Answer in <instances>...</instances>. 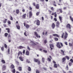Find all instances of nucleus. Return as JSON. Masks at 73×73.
Returning a JSON list of instances; mask_svg holds the SVG:
<instances>
[{"mask_svg":"<svg viewBox=\"0 0 73 73\" xmlns=\"http://www.w3.org/2000/svg\"><path fill=\"white\" fill-rule=\"evenodd\" d=\"M34 61L35 62H38V64L39 65H40V64H41V62H40V60L38 59H37L35 58L34 59Z\"/></svg>","mask_w":73,"mask_h":73,"instance_id":"1","label":"nucleus"},{"mask_svg":"<svg viewBox=\"0 0 73 73\" xmlns=\"http://www.w3.org/2000/svg\"><path fill=\"white\" fill-rule=\"evenodd\" d=\"M23 24L24 25V27H25L27 29H28L29 27H30V26L28 24H26L24 22L23 23Z\"/></svg>","mask_w":73,"mask_h":73,"instance_id":"2","label":"nucleus"},{"mask_svg":"<svg viewBox=\"0 0 73 73\" xmlns=\"http://www.w3.org/2000/svg\"><path fill=\"white\" fill-rule=\"evenodd\" d=\"M52 62L54 64V68H57V65L56 63V62L55 61L53 60L52 61Z\"/></svg>","mask_w":73,"mask_h":73,"instance_id":"3","label":"nucleus"},{"mask_svg":"<svg viewBox=\"0 0 73 73\" xmlns=\"http://www.w3.org/2000/svg\"><path fill=\"white\" fill-rule=\"evenodd\" d=\"M36 22V25H40V21L38 20H35L34 21V23H35Z\"/></svg>","mask_w":73,"mask_h":73,"instance_id":"4","label":"nucleus"},{"mask_svg":"<svg viewBox=\"0 0 73 73\" xmlns=\"http://www.w3.org/2000/svg\"><path fill=\"white\" fill-rule=\"evenodd\" d=\"M34 35L36 36V37L37 38H40V36L38 35V34H37V32H34Z\"/></svg>","mask_w":73,"mask_h":73,"instance_id":"5","label":"nucleus"},{"mask_svg":"<svg viewBox=\"0 0 73 73\" xmlns=\"http://www.w3.org/2000/svg\"><path fill=\"white\" fill-rule=\"evenodd\" d=\"M65 34H64V39H66L68 37V33H66V32H65Z\"/></svg>","mask_w":73,"mask_h":73,"instance_id":"6","label":"nucleus"},{"mask_svg":"<svg viewBox=\"0 0 73 73\" xmlns=\"http://www.w3.org/2000/svg\"><path fill=\"white\" fill-rule=\"evenodd\" d=\"M33 14H32V12L31 11H30L29 12V18L30 19L32 17Z\"/></svg>","mask_w":73,"mask_h":73,"instance_id":"7","label":"nucleus"},{"mask_svg":"<svg viewBox=\"0 0 73 73\" xmlns=\"http://www.w3.org/2000/svg\"><path fill=\"white\" fill-rule=\"evenodd\" d=\"M66 28H68V29H71V26L69 24H68L66 26Z\"/></svg>","mask_w":73,"mask_h":73,"instance_id":"8","label":"nucleus"},{"mask_svg":"<svg viewBox=\"0 0 73 73\" xmlns=\"http://www.w3.org/2000/svg\"><path fill=\"white\" fill-rule=\"evenodd\" d=\"M60 43L58 42L57 43V44L56 45V46H57V47L58 48H59L60 49V48H61V45H60Z\"/></svg>","mask_w":73,"mask_h":73,"instance_id":"9","label":"nucleus"},{"mask_svg":"<svg viewBox=\"0 0 73 73\" xmlns=\"http://www.w3.org/2000/svg\"><path fill=\"white\" fill-rule=\"evenodd\" d=\"M62 62L63 64H65L66 58H63L62 59Z\"/></svg>","mask_w":73,"mask_h":73,"instance_id":"10","label":"nucleus"},{"mask_svg":"<svg viewBox=\"0 0 73 73\" xmlns=\"http://www.w3.org/2000/svg\"><path fill=\"white\" fill-rule=\"evenodd\" d=\"M60 22L58 21H57L56 22V27H57V28H59V26H60Z\"/></svg>","mask_w":73,"mask_h":73,"instance_id":"11","label":"nucleus"},{"mask_svg":"<svg viewBox=\"0 0 73 73\" xmlns=\"http://www.w3.org/2000/svg\"><path fill=\"white\" fill-rule=\"evenodd\" d=\"M26 15H27V14H26V13L23 14L22 16V18L23 19H26Z\"/></svg>","mask_w":73,"mask_h":73,"instance_id":"12","label":"nucleus"},{"mask_svg":"<svg viewBox=\"0 0 73 73\" xmlns=\"http://www.w3.org/2000/svg\"><path fill=\"white\" fill-rule=\"evenodd\" d=\"M59 19L60 20V22L61 23H62V18L60 16L59 17Z\"/></svg>","mask_w":73,"mask_h":73,"instance_id":"13","label":"nucleus"},{"mask_svg":"<svg viewBox=\"0 0 73 73\" xmlns=\"http://www.w3.org/2000/svg\"><path fill=\"white\" fill-rule=\"evenodd\" d=\"M35 8L38 9H39L40 8V6L39 5V4H36L35 6Z\"/></svg>","mask_w":73,"mask_h":73,"instance_id":"14","label":"nucleus"},{"mask_svg":"<svg viewBox=\"0 0 73 73\" xmlns=\"http://www.w3.org/2000/svg\"><path fill=\"white\" fill-rule=\"evenodd\" d=\"M50 46L51 50H53V48H54V45L53 44H50Z\"/></svg>","mask_w":73,"mask_h":73,"instance_id":"15","label":"nucleus"},{"mask_svg":"<svg viewBox=\"0 0 73 73\" xmlns=\"http://www.w3.org/2000/svg\"><path fill=\"white\" fill-rule=\"evenodd\" d=\"M38 44V43L37 42H36V43L34 42L32 43V45H33V46H36V45H37Z\"/></svg>","mask_w":73,"mask_h":73,"instance_id":"16","label":"nucleus"},{"mask_svg":"<svg viewBox=\"0 0 73 73\" xmlns=\"http://www.w3.org/2000/svg\"><path fill=\"white\" fill-rule=\"evenodd\" d=\"M53 36H54V37H57L59 38V35H58V34H54L53 35Z\"/></svg>","mask_w":73,"mask_h":73,"instance_id":"17","label":"nucleus"},{"mask_svg":"<svg viewBox=\"0 0 73 73\" xmlns=\"http://www.w3.org/2000/svg\"><path fill=\"white\" fill-rule=\"evenodd\" d=\"M51 27H52V29H54V28H55V24L53 23L51 25Z\"/></svg>","mask_w":73,"mask_h":73,"instance_id":"18","label":"nucleus"},{"mask_svg":"<svg viewBox=\"0 0 73 73\" xmlns=\"http://www.w3.org/2000/svg\"><path fill=\"white\" fill-rule=\"evenodd\" d=\"M29 53H30L29 52V51L27 50L26 52V55H27V56H29Z\"/></svg>","mask_w":73,"mask_h":73,"instance_id":"19","label":"nucleus"},{"mask_svg":"<svg viewBox=\"0 0 73 73\" xmlns=\"http://www.w3.org/2000/svg\"><path fill=\"white\" fill-rule=\"evenodd\" d=\"M10 68L12 69H14L15 68V66H14V65L13 64H11L10 66Z\"/></svg>","mask_w":73,"mask_h":73,"instance_id":"20","label":"nucleus"},{"mask_svg":"<svg viewBox=\"0 0 73 73\" xmlns=\"http://www.w3.org/2000/svg\"><path fill=\"white\" fill-rule=\"evenodd\" d=\"M5 69H6V66L5 65H3L2 67V70H5Z\"/></svg>","mask_w":73,"mask_h":73,"instance_id":"21","label":"nucleus"},{"mask_svg":"<svg viewBox=\"0 0 73 73\" xmlns=\"http://www.w3.org/2000/svg\"><path fill=\"white\" fill-rule=\"evenodd\" d=\"M16 27L18 29H20V26L19 25H16Z\"/></svg>","mask_w":73,"mask_h":73,"instance_id":"22","label":"nucleus"},{"mask_svg":"<svg viewBox=\"0 0 73 73\" xmlns=\"http://www.w3.org/2000/svg\"><path fill=\"white\" fill-rule=\"evenodd\" d=\"M21 54V55H22V54H23L22 53V52L20 51H19V52L18 53V56H20V54Z\"/></svg>","mask_w":73,"mask_h":73,"instance_id":"23","label":"nucleus"},{"mask_svg":"<svg viewBox=\"0 0 73 73\" xmlns=\"http://www.w3.org/2000/svg\"><path fill=\"white\" fill-rule=\"evenodd\" d=\"M16 12L17 14H19V12H20V10H19V9H17L16 11Z\"/></svg>","mask_w":73,"mask_h":73,"instance_id":"24","label":"nucleus"},{"mask_svg":"<svg viewBox=\"0 0 73 73\" xmlns=\"http://www.w3.org/2000/svg\"><path fill=\"white\" fill-rule=\"evenodd\" d=\"M61 52L62 53V55L63 56H64L65 55V53H64V51L63 50H60Z\"/></svg>","mask_w":73,"mask_h":73,"instance_id":"25","label":"nucleus"},{"mask_svg":"<svg viewBox=\"0 0 73 73\" xmlns=\"http://www.w3.org/2000/svg\"><path fill=\"white\" fill-rule=\"evenodd\" d=\"M18 49H23L24 48V47L21 46H20L18 47Z\"/></svg>","mask_w":73,"mask_h":73,"instance_id":"26","label":"nucleus"},{"mask_svg":"<svg viewBox=\"0 0 73 73\" xmlns=\"http://www.w3.org/2000/svg\"><path fill=\"white\" fill-rule=\"evenodd\" d=\"M6 30H7V32L9 33H10V29L9 28H6Z\"/></svg>","mask_w":73,"mask_h":73,"instance_id":"27","label":"nucleus"},{"mask_svg":"<svg viewBox=\"0 0 73 73\" xmlns=\"http://www.w3.org/2000/svg\"><path fill=\"white\" fill-rule=\"evenodd\" d=\"M19 58L21 61H23V58H22V57L20 56L19 57Z\"/></svg>","mask_w":73,"mask_h":73,"instance_id":"28","label":"nucleus"},{"mask_svg":"<svg viewBox=\"0 0 73 73\" xmlns=\"http://www.w3.org/2000/svg\"><path fill=\"white\" fill-rule=\"evenodd\" d=\"M1 62L3 63V64H5V60L3 59H2L1 60Z\"/></svg>","mask_w":73,"mask_h":73,"instance_id":"29","label":"nucleus"},{"mask_svg":"<svg viewBox=\"0 0 73 73\" xmlns=\"http://www.w3.org/2000/svg\"><path fill=\"white\" fill-rule=\"evenodd\" d=\"M47 33H48V31H46L45 33H44V32H43L42 33V34L43 35H47Z\"/></svg>","mask_w":73,"mask_h":73,"instance_id":"30","label":"nucleus"},{"mask_svg":"<svg viewBox=\"0 0 73 73\" xmlns=\"http://www.w3.org/2000/svg\"><path fill=\"white\" fill-rule=\"evenodd\" d=\"M70 20H71V21H72V22H73V17H72L71 16H70Z\"/></svg>","mask_w":73,"mask_h":73,"instance_id":"31","label":"nucleus"},{"mask_svg":"<svg viewBox=\"0 0 73 73\" xmlns=\"http://www.w3.org/2000/svg\"><path fill=\"white\" fill-rule=\"evenodd\" d=\"M8 35V33H5L4 34L5 37H7Z\"/></svg>","mask_w":73,"mask_h":73,"instance_id":"32","label":"nucleus"},{"mask_svg":"<svg viewBox=\"0 0 73 73\" xmlns=\"http://www.w3.org/2000/svg\"><path fill=\"white\" fill-rule=\"evenodd\" d=\"M18 69L19 71H21L22 70V68L21 67H19L18 68Z\"/></svg>","mask_w":73,"mask_h":73,"instance_id":"33","label":"nucleus"},{"mask_svg":"<svg viewBox=\"0 0 73 73\" xmlns=\"http://www.w3.org/2000/svg\"><path fill=\"white\" fill-rule=\"evenodd\" d=\"M64 33H62V36H61V38H64Z\"/></svg>","mask_w":73,"mask_h":73,"instance_id":"34","label":"nucleus"},{"mask_svg":"<svg viewBox=\"0 0 73 73\" xmlns=\"http://www.w3.org/2000/svg\"><path fill=\"white\" fill-rule=\"evenodd\" d=\"M59 10L60 11V13H62V9H59Z\"/></svg>","mask_w":73,"mask_h":73,"instance_id":"35","label":"nucleus"},{"mask_svg":"<svg viewBox=\"0 0 73 73\" xmlns=\"http://www.w3.org/2000/svg\"><path fill=\"white\" fill-rule=\"evenodd\" d=\"M66 69L67 70H68L69 69V67H68V65H67L66 66Z\"/></svg>","mask_w":73,"mask_h":73,"instance_id":"36","label":"nucleus"},{"mask_svg":"<svg viewBox=\"0 0 73 73\" xmlns=\"http://www.w3.org/2000/svg\"><path fill=\"white\" fill-rule=\"evenodd\" d=\"M54 4H53V5L55 6V7H56L57 5H56V2H55L54 1Z\"/></svg>","mask_w":73,"mask_h":73,"instance_id":"37","label":"nucleus"},{"mask_svg":"<svg viewBox=\"0 0 73 73\" xmlns=\"http://www.w3.org/2000/svg\"><path fill=\"white\" fill-rule=\"evenodd\" d=\"M40 11L37 12L36 13V16H39V14H40Z\"/></svg>","mask_w":73,"mask_h":73,"instance_id":"38","label":"nucleus"},{"mask_svg":"<svg viewBox=\"0 0 73 73\" xmlns=\"http://www.w3.org/2000/svg\"><path fill=\"white\" fill-rule=\"evenodd\" d=\"M28 71H29V72L30 71H31V67H28Z\"/></svg>","mask_w":73,"mask_h":73,"instance_id":"39","label":"nucleus"},{"mask_svg":"<svg viewBox=\"0 0 73 73\" xmlns=\"http://www.w3.org/2000/svg\"><path fill=\"white\" fill-rule=\"evenodd\" d=\"M65 58H66L68 60H69V57L68 56H65Z\"/></svg>","mask_w":73,"mask_h":73,"instance_id":"40","label":"nucleus"},{"mask_svg":"<svg viewBox=\"0 0 73 73\" xmlns=\"http://www.w3.org/2000/svg\"><path fill=\"white\" fill-rule=\"evenodd\" d=\"M16 71L15 70V69H14L12 70V72L13 73H15Z\"/></svg>","mask_w":73,"mask_h":73,"instance_id":"41","label":"nucleus"},{"mask_svg":"<svg viewBox=\"0 0 73 73\" xmlns=\"http://www.w3.org/2000/svg\"><path fill=\"white\" fill-rule=\"evenodd\" d=\"M54 39L55 41H58V38H57L55 37L54 38Z\"/></svg>","mask_w":73,"mask_h":73,"instance_id":"42","label":"nucleus"},{"mask_svg":"<svg viewBox=\"0 0 73 73\" xmlns=\"http://www.w3.org/2000/svg\"><path fill=\"white\" fill-rule=\"evenodd\" d=\"M68 65L69 66H71L72 65V63L71 62H69L68 63Z\"/></svg>","mask_w":73,"mask_h":73,"instance_id":"43","label":"nucleus"},{"mask_svg":"<svg viewBox=\"0 0 73 73\" xmlns=\"http://www.w3.org/2000/svg\"><path fill=\"white\" fill-rule=\"evenodd\" d=\"M42 61L43 62H45V58H42Z\"/></svg>","mask_w":73,"mask_h":73,"instance_id":"44","label":"nucleus"},{"mask_svg":"<svg viewBox=\"0 0 73 73\" xmlns=\"http://www.w3.org/2000/svg\"><path fill=\"white\" fill-rule=\"evenodd\" d=\"M4 47H5V48H7V44H4Z\"/></svg>","mask_w":73,"mask_h":73,"instance_id":"45","label":"nucleus"},{"mask_svg":"<svg viewBox=\"0 0 73 73\" xmlns=\"http://www.w3.org/2000/svg\"><path fill=\"white\" fill-rule=\"evenodd\" d=\"M9 52H10V48H8V52H7L8 53V54H9Z\"/></svg>","mask_w":73,"mask_h":73,"instance_id":"46","label":"nucleus"},{"mask_svg":"<svg viewBox=\"0 0 73 73\" xmlns=\"http://www.w3.org/2000/svg\"><path fill=\"white\" fill-rule=\"evenodd\" d=\"M47 60L49 61H50V62L51 61V59L50 58H47Z\"/></svg>","mask_w":73,"mask_h":73,"instance_id":"47","label":"nucleus"},{"mask_svg":"<svg viewBox=\"0 0 73 73\" xmlns=\"http://www.w3.org/2000/svg\"><path fill=\"white\" fill-rule=\"evenodd\" d=\"M11 35L10 34H9L8 36V39H9V37H11Z\"/></svg>","mask_w":73,"mask_h":73,"instance_id":"48","label":"nucleus"},{"mask_svg":"<svg viewBox=\"0 0 73 73\" xmlns=\"http://www.w3.org/2000/svg\"><path fill=\"white\" fill-rule=\"evenodd\" d=\"M7 19H5L4 20L3 22L4 23H6V22H7Z\"/></svg>","mask_w":73,"mask_h":73,"instance_id":"49","label":"nucleus"},{"mask_svg":"<svg viewBox=\"0 0 73 73\" xmlns=\"http://www.w3.org/2000/svg\"><path fill=\"white\" fill-rule=\"evenodd\" d=\"M56 12H55L54 13V17H57V14H56Z\"/></svg>","mask_w":73,"mask_h":73,"instance_id":"50","label":"nucleus"},{"mask_svg":"<svg viewBox=\"0 0 73 73\" xmlns=\"http://www.w3.org/2000/svg\"><path fill=\"white\" fill-rule=\"evenodd\" d=\"M8 23V24H11V21H8V22H7Z\"/></svg>","mask_w":73,"mask_h":73,"instance_id":"51","label":"nucleus"},{"mask_svg":"<svg viewBox=\"0 0 73 73\" xmlns=\"http://www.w3.org/2000/svg\"><path fill=\"white\" fill-rule=\"evenodd\" d=\"M70 62H71V63H73V60L72 59H71L70 60Z\"/></svg>","mask_w":73,"mask_h":73,"instance_id":"52","label":"nucleus"},{"mask_svg":"<svg viewBox=\"0 0 73 73\" xmlns=\"http://www.w3.org/2000/svg\"><path fill=\"white\" fill-rule=\"evenodd\" d=\"M47 42V40H44V44H46Z\"/></svg>","mask_w":73,"mask_h":73,"instance_id":"53","label":"nucleus"},{"mask_svg":"<svg viewBox=\"0 0 73 73\" xmlns=\"http://www.w3.org/2000/svg\"><path fill=\"white\" fill-rule=\"evenodd\" d=\"M26 62H27L28 63H30V61H29L28 59H27L26 60Z\"/></svg>","mask_w":73,"mask_h":73,"instance_id":"54","label":"nucleus"},{"mask_svg":"<svg viewBox=\"0 0 73 73\" xmlns=\"http://www.w3.org/2000/svg\"><path fill=\"white\" fill-rule=\"evenodd\" d=\"M63 1V0H59V2L60 3H61Z\"/></svg>","mask_w":73,"mask_h":73,"instance_id":"55","label":"nucleus"},{"mask_svg":"<svg viewBox=\"0 0 73 73\" xmlns=\"http://www.w3.org/2000/svg\"><path fill=\"white\" fill-rule=\"evenodd\" d=\"M33 6L34 7L36 6V3H33Z\"/></svg>","mask_w":73,"mask_h":73,"instance_id":"56","label":"nucleus"},{"mask_svg":"<svg viewBox=\"0 0 73 73\" xmlns=\"http://www.w3.org/2000/svg\"><path fill=\"white\" fill-rule=\"evenodd\" d=\"M29 9L30 11H31L32 9V8L31 7V6H30L29 7Z\"/></svg>","mask_w":73,"mask_h":73,"instance_id":"57","label":"nucleus"},{"mask_svg":"<svg viewBox=\"0 0 73 73\" xmlns=\"http://www.w3.org/2000/svg\"><path fill=\"white\" fill-rule=\"evenodd\" d=\"M1 50H2V51H3V50H4V46H3V47L1 48Z\"/></svg>","mask_w":73,"mask_h":73,"instance_id":"58","label":"nucleus"},{"mask_svg":"<svg viewBox=\"0 0 73 73\" xmlns=\"http://www.w3.org/2000/svg\"><path fill=\"white\" fill-rule=\"evenodd\" d=\"M51 9L52 11H54V8L52 7L51 8Z\"/></svg>","mask_w":73,"mask_h":73,"instance_id":"59","label":"nucleus"},{"mask_svg":"<svg viewBox=\"0 0 73 73\" xmlns=\"http://www.w3.org/2000/svg\"><path fill=\"white\" fill-rule=\"evenodd\" d=\"M54 21H57V18H54Z\"/></svg>","mask_w":73,"mask_h":73,"instance_id":"60","label":"nucleus"},{"mask_svg":"<svg viewBox=\"0 0 73 73\" xmlns=\"http://www.w3.org/2000/svg\"><path fill=\"white\" fill-rule=\"evenodd\" d=\"M25 50H23V54H25Z\"/></svg>","mask_w":73,"mask_h":73,"instance_id":"61","label":"nucleus"},{"mask_svg":"<svg viewBox=\"0 0 73 73\" xmlns=\"http://www.w3.org/2000/svg\"><path fill=\"white\" fill-rule=\"evenodd\" d=\"M10 18V20H13V17H12L11 16Z\"/></svg>","mask_w":73,"mask_h":73,"instance_id":"62","label":"nucleus"},{"mask_svg":"<svg viewBox=\"0 0 73 73\" xmlns=\"http://www.w3.org/2000/svg\"><path fill=\"white\" fill-rule=\"evenodd\" d=\"M22 11L23 12H25V9H22Z\"/></svg>","mask_w":73,"mask_h":73,"instance_id":"63","label":"nucleus"},{"mask_svg":"<svg viewBox=\"0 0 73 73\" xmlns=\"http://www.w3.org/2000/svg\"><path fill=\"white\" fill-rule=\"evenodd\" d=\"M36 73H40V72L38 70H37L36 71Z\"/></svg>","mask_w":73,"mask_h":73,"instance_id":"64","label":"nucleus"}]
</instances>
